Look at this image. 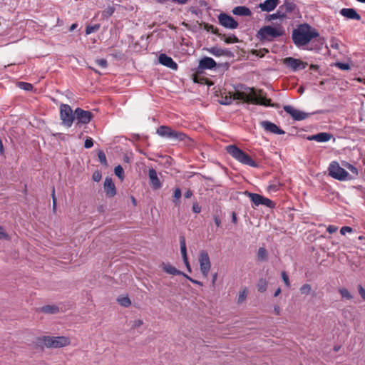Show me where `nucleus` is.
I'll list each match as a JSON object with an SVG mask.
<instances>
[{
	"label": "nucleus",
	"mask_w": 365,
	"mask_h": 365,
	"mask_svg": "<svg viewBox=\"0 0 365 365\" xmlns=\"http://www.w3.org/2000/svg\"><path fill=\"white\" fill-rule=\"evenodd\" d=\"M234 100H240L266 106L270 105V100L263 95L262 91H257L253 88L249 87H242L241 90L236 89L234 93H223L220 103L224 105H230Z\"/></svg>",
	"instance_id": "obj_1"
},
{
	"label": "nucleus",
	"mask_w": 365,
	"mask_h": 365,
	"mask_svg": "<svg viewBox=\"0 0 365 365\" xmlns=\"http://www.w3.org/2000/svg\"><path fill=\"white\" fill-rule=\"evenodd\" d=\"M317 36V30L307 24H300L292 31V40L297 46H305Z\"/></svg>",
	"instance_id": "obj_2"
},
{
	"label": "nucleus",
	"mask_w": 365,
	"mask_h": 365,
	"mask_svg": "<svg viewBox=\"0 0 365 365\" xmlns=\"http://www.w3.org/2000/svg\"><path fill=\"white\" fill-rule=\"evenodd\" d=\"M284 34V29L281 25L264 26L257 31V38L260 41H272L282 36Z\"/></svg>",
	"instance_id": "obj_3"
},
{
	"label": "nucleus",
	"mask_w": 365,
	"mask_h": 365,
	"mask_svg": "<svg viewBox=\"0 0 365 365\" xmlns=\"http://www.w3.org/2000/svg\"><path fill=\"white\" fill-rule=\"evenodd\" d=\"M38 341L47 348H62L70 344L71 340L64 336H43Z\"/></svg>",
	"instance_id": "obj_4"
},
{
	"label": "nucleus",
	"mask_w": 365,
	"mask_h": 365,
	"mask_svg": "<svg viewBox=\"0 0 365 365\" xmlns=\"http://www.w3.org/2000/svg\"><path fill=\"white\" fill-rule=\"evenodd\" d=\"M227 152L240 163L253 168L257 167V164L244 151L234 145L226 147Z\"/></svg>",
	"instance_id": "obj_5"
},
{
	"label": "nucleus",
	"mask_w": 365,
	"mask_h": 365,
	"mask_svg": "<svg viewBox=\"0 0 365 365\" xmlns=\"http://www.w3.org/2000/svg\"><path fill=\"white\" fill-rule=\"evenodd\" d=\"M328 172L331 178L340 181H345L351 178L349 173L344 168H341L336 161L330 163Z\"/></svg>",
	"instance_id": "obj_6"
},
{
	"label": "nucleus",
	"mask_w": 365,
	"mask_h": 365,
	"mask_svg": "<svg viewBox=\"0 0 365 365\" xmlns=\"http://www.w3.org/2000/svg\"><path fill=\"white\" fill-rule=\"evenodd\" d=\"M157 133L161 137L175 140H184L186 135L182 132L173 130L171 128L161 125L157 129Z\"/></svg>",
	"instance_id": "obj_7"
},
{
	"label": "nucleus",
	"mask_w": 365,
	"mask_h": 365,
	"mask_svg": "<svg viewBox=\"0 0 365 365\" xmlns=\"http://www.w3.org/2000/svg\"><path fill=\"white\" fill-rule=\"evenodd\" d=\"M253 203V207H257L259 205H264L269 208H273L275 205L274 202L261 195L257 193H252L246 191L245 193Z\"/></svg>",
	"instance_id": "obj_8"
},
{
	"label": "nucleus",
	"mask_w": 365,
	"mask_h": 365,
	"mask_svg": "<svg viewBox=\"0 0 365 365\" xmlns=\"http://www.w3.org/2000/svg\"><path fill=\"white\" fill-rule=\"evenodd\" d=\"M60 115L62 123L67 127H71L75 118V115L73 113L70 106L67 104L61 105L60 107Z\"/></svg>",
	"instance_id": "obj_9"
},
{
	"label": "nucleus",
	"mask_w": 365,
	"mask_h": 365,
	"mask_svg": "<svg viewBox=\"0 0 365 365\" xmlns=\"http://www.w3.org/2000/svg\"><path fill=\"white\" fill-rule=\"evenodd\" d=\"M199 264L201 274L207 277L211 268V262L207 252L202 250L199 255Z\"/></svg>",
	"instance_id": "obj_10"
},
{
	"label": "nucleus",
	"mask_w": 365,
	"mask_h": 365,
	"mask_svg": "<svg viewBox=\"0 0 365 365\" xmlns=\"http://www.w3.org/2000/svg\"><path fill=\"white\" fill-rule=\"evenodd\" d=\"M218 21L220 25L226 29H235L238 27V23L233 17L227 14H220L218 16Z\"/></svg>",
	"instance_id": "obj_11"
},
{
	"label": "nucleus",
	"mask_w": 365,
	"mask_h": 365,
	"mask_svg": "<svg viewBox=\"0 0 365 365\" xmlns=\"http://www.w3.org/2000/svg\"><path fill=\"white\" fill-rule=\"evenodd\" d=\"M74 115L77 124H88L93 117L91 112L79 108L75 110Z\"/></svg>",
	"instance_id": "obj_12"
},
{
	"label": "nucleus",
	"mask_w": 365,
	"mask_h": 365,
	"mask_svg": "<svg viewBox=\"0 0 365 365\" xmlns=\"http://www.w3.org/2000/svg\"><path fill=\"white\" fill-rule=\"evenodd\" d=\"M284 63L292 68V71H297L304 69L308 65L307 63L301 61L300 59L294 58L292 57H287L284 59Z\"/></svg>",
	"instance_id": "obj_13"
},
{
	"label": "nucleus",
	"mask_w": 365,
	"mask_h": 365,
	"mask_svg": "<svg viewBox=\"0 0 365 365\" xmlns=\"http://www.w3.org/2000/svg\"><path fill=\"white\" fill-rule=\"evenodd\" d=\"M284 110L286 113H289L293 119L296 120H302L309 116L308 113L297 110L292 106H284Z\"/></svg>",
	"instance_id": "obj_14"
},
{
	"label": "nucleus",
	"mask_w": 365,
	"mask_h": 365,
	"mask_svg": "<svg viewBox=\"0 0 365 365\" xmlns=\"http://www.w3.org/2000/svg\"><path fill=\"white\" fill-rule=\"evenodd\" d=\"M261 126L267 131L273 134L282 135L284 133V131L279 128L274 123L269 121H262L260 123Z\"/></svg>",
	"instance_id": "obj_15"
},
{
	"label": "nucleus",
	"mask_w": 365,
	"mask_h": 365,
	"mask_svg": "<svg viewBox=\"0 0 365 365\" xmlns=\"http://www.w3.org/2000/svg\"><path fill=\"white\" fill-rule=\"evenodd\" d=\"M106 195L108 197H113L116 194L115 185L110 178H106L103 184Z\"/></svg>",
	"instance_id": "obj_16"
},
{
	"label": "nucleus",
	"mask_w": 365,
	"mask_h": 365,
	"mask_svg": "<svg viewBox=\"0 0 365 365\" xmlns=\"http://www.w3.org/2000/svg\"><path fill=\"white\" fill-rule=\"evenodd\" d=\"M340 14L348 19H354L359 21L361 16L356 11L355 9L351 8H344L340 10Z\"/></svg>",
	"instance_id": "obj_17"
},
{
	"label": "nucleus",
	"mask_w": 365,
	"mask_h": 365,
	"mask_svg": "<svg viewBox=\"0 0 365 365\" xmlns=\"http://www.w3.org/2000/svg\"><path fill=\"white\" fill-rule=\"evenodd\" d=\"M159 62L173 70L178 69V64L173 60V58L170 56H168L166 54H160L159 56Z\"/></svg>",
	"instance_id": "obj_18"
},
{
	"label": "nucleus",
	"mask_w": 365,
	"mask_h": 365,
	"mask_svg": "<svg viewBox=\"0 0 365 365\" xmlns=\"http://www.w3.org/2000/svg\"><path fill=\"white\" fill-rule=\"evenodd\" d=\"M180 252H181L183 262L185 263V265L186 268L187 269V271L189 272H191V267H190V263H189V261L187 259V248H186L185 240L183 237H182L180 238Z\"/></svg>",
	"instance_id": "obj_19"
},
{
	"label": "nucleus",
	"mask_w": 365,
	"mask_h": 365,
	"mask_svg": "<svg viewBox=\"0 0 365 365\" xmlns=\"http://www.w3.org/2000/svg\"><path fill=\"white\" fill-rule=\"evenodd\" d=\"M279 4V0H265L259 4V8L262 11L270 12L273 11Z\"/></svg>",
	"instance_id": "obj_20"
},
{
	"label": "nucleus",
	"mask_w": 365,
	"mask_h": 365,
	"mask_svg": "<svg viewBox=\"0 0 365 365\" xmlns=\"http://www.w3.org/2000/svg\"><path fill=\"white\" fill-rule=\"evenodd\" d=\"M148 175L150 184L153 189L157 190L161 187V182L158 177L156 171L154 169L151 168L149 170Z\"/></svg>",
	"instance_id": "obj_21"
},
{
	"label": "nucleus",
	"mask_w": 365,
	"mask_h": 365,
	"mask_svg": "<svg viewBox=\"0 0 365 365\" xmlns=\"http://www.w3.org/2000/svg\"><path fill=\"white\" fill-rule=\"evenodd\" d=\"M160 267H162L163 270L166 273L171 274V275H182L185 274V273L182 272L181 271L176 269L174 266H173L170 263H165L163 262L160 264Z\"/></svg>",
	"instance_id": "obj_22"
},
{
	"label": "nucleus",
	"mask_w": 365,
	"mask_h": 365,
	"mask_svg": "<svg viewBox=\"0 0 365 365\" xmlns=\"http://www.w3.org/2000/svg\"><path fill=\"white\" fill-rule=\"evenodd\" d=\"M216 66V62L210 57H204L199 62L201 69H212Z\"/></svg>",
	"instance_id": "obj_23"
},
{
	"label": "nucleus",
	"mask_w": 365,
	"mask_h": 365,
	"mask_svg": "<svg viewBox=\"0 0 365 365\" xmlns=\"http://www.w3.org/2000/svg\"><path fill=\"white\" fill-rule=\"evenodd\" d=\"M232 13L235 15L241 16H250L252 14L250 9L244 6H236L233 9Z\"/></svg>",
	"instance_id": "obj_24"
},
{
	"label": "nucleus",
	"mask_w": 365,
	"mask_h": 365,
	"mask_svg": "<svg viewBox=\"0 0 365 365\" xmlns=\"http://www.w3.org/2000/svg\"><path fill=\"white\" fill-rule=\"evenodd\" d=\"M308 139L310 140H316L317 142H327L331 139V135L327 133H319L317 135L309 137Z\"/></svg>",
	"instance_id": "obj_25"
},
{
	"label": "nucleus",
	"mask_w": 365,
	"mask_h": 365,
	"mask_svg": "<svg viewBox=\"0 0 365 365\" xmlns=\"http://www.w3.org/2000/svg\"><path fill=\"white\" fill-rule=\"evenodd\" d=\"M207 51L210 54H212L215 56H217V57L222 56L225 54V51L220 47H217V46H213L211 48H207Z\"/></svg>",
	"instance_id": "obj_26"
},
{
	"label": "nucleus",
	"mask_w": 365,
	"mask_h": 365,
	"mask_svg": "<svg viewBox=\"0 0 365 365\" xmlns=\"http://www.w3.org/2000/svg\"><path fill=\"white\" fill-rule=\"evenodd\" d=\"M118 302L121 306H123L124 307H128L131 304L130 299H129L128 297H126V296L119 297L118 298Z\"/></svg>",
	"instance_id": "obj_27"
},
{
	"label": "nucleus",
	"mask_w": 365,
	"mask_h": 365,
	"mask_svg": "<svg viewBox=\"0 0 365 365\" xmlns=\"http://www.w3.org/2000/svg\"><path fill=\"white\" fill-rule=\"evenodd\" d=\"M267 288V282L264 279H260L257 284V289L260 292H264Z\"/></svg>",
	"instance_id": "obj_28"
},
{
	"label": "nucleus",
	"mask_w": 365,
	"mask_h": 365,
	"mask_svg": "<svg viewBox=\"0 0 365 365\" xmlns=\"http://www.w3.org/2000/svg\"><path fill=\"white\" fill-rule=\"evenodd\" d=\"M114 173L116 176L118 177V178L120 180H123L124 179V170L121 165H118L114 169Z\"/></svg>",
	"instance_id": "obj_29"
},
{
	"label": "nucleus",
	"mask_w": 365,
	"mask_h": 365,
	"mask_svg": "<svg viewBox=\"0 0 365 365\" xmlns=\"http://www.w3.org/2000/svg\"><path fill=\"white\" fill-rule=\"evenodd\" d=\"M339 292L343 298H345L346 299H352V295L351 294V293L349 292V290L347 289L341 288L339 289Z\"/></svg>",
	"instance_id": "obj_30"
},
{
	"label": "nucleus",
	"mask_w": 365,
	"mask_h": 365,
	"mask_svg": "<svg viewBox=\"0 0 365 365\" xmlns=\"http://www.w3.org/2000/svg\"><path fill=\"white\" fill-rule=\"evenodd\" d=\"M312 292V287L309 284H305L300 287V292L302 294L309 295Z\"/></svg>",
	"instance_id": "obj_31"
},
{
	"label": "nucleus",
	"mask_w": 365,
	"mask_h": 365,
	"mask_svg": "<svg viewBox=\"0 0 365 365\" xmlns=\"http://www.w3.org/2000/svg\"><path fill=\"white\" fill-rule=\"evenodd\" d=\"M247 290L246 288H244L242 290H240L239 295H238V299H237L238 302L241 303V302H244L247 298Z\"/></svg>",
	"instance_id": "obj_32"
},
{
	"label": "nucleus",
	"mask_w": 365,
	"mask_h": 365,
	"mask_svg": "<svg viewBox=\"0 0 365 365\" xmlns=\"http://www.w3.org/2000/svg\"><path fill=\"white\" fill-rule=\"evenodd\" d=\"M267 252L264 247H260L258 250L257 257L261 260H265L267 259Z\"/></svg>",
	"instance_id": "obj_33"
},
{
	"label": "nucleus",
	"mask_w": 365,
	"mask_h": 365,
	"mask_svg": "<svg viewBox=\"0 0 365 365\" xmlns=\"http://www.w3.org/2000/svg\"><path fill=\"white\" fill-rule=\"evenodd\" d=\"M100 28L99 24H95L93 26H88L86 29V34L89 35L92 33L97 31Z\"/></svg>",
	"instance_id": "obj_34"
},
{
	"label": "nucleus",
	"mask_w": 365,
	"mask_h": 365,
	"mask_svg": "<svg viewBox=\"0 0 365 365\" xmlns=\"http://www.w3.org/2000/svg\"><path fill=\"white\" fill-rule=\"evenodd\" d=\"M181 190L180 188H175V190H174V194H173V197H174V200H173V202L178 205L179 204V200L180 198L181 197Z\"/></svg>",
	"instance_id": "obj_35"
},
{
	"label": "nucleus",
	"mask_w": 365,
	"mask_h": 365,
	"mask_svg": "<svg viewBox=\"0 0 365 365\" xmlns=\"http://www.w3.org/2000/svg\"><path fill=\"white\" fill-rule=\"evenodd\" d=\"M43 312L46 313L53 314L58 311V308L55 306H45L42 308Z\"/></svg>",
	"instance_id": "obj_36"
},
{
	"label": "nucleus",
	"mask_w": 365,
	"mask_h": 365,
	"mask_svg": "<svg viewBox=\"0 0 365 365\" xmlns=\"http://www.w3.org/2000/svg\"><path fill=\"white\" fill-rule=\"evenodd\" d=\"M18 86L25 91H31L33 88V86L31 83L26 82H19Z\"/></svg>",
	"instance_id": "obj_37"
},
{
	"label": "nucleus",
	"mask_w": 365,
	"mask_h": 365,
	"mask_svg": "<svg viewBox=\"0 0 365 365\" xmlns=\"http://www.w3.org/2000/svg\"><path fill=\"white\" fill-rule=\"evenodd\" d=\"M343 165L345 168H346L348 170H349L353 174H354V175H357L358 174L357 169L354 165H352L351 164H350L349 163H344Z\"/></svg>",
	"instance_id": "obj_38"
},
{
	"label": "nucleus",
	"mask_w": 365,
	"mask_h": 365,
	"mask_svg": "<svg viewBox=\"0 0 365 365\" xmlns=\"http://www.w3.org/2000/svg\"><path fill=\"white\" fill-rule=\"evenodd\" d=\"M284 14H282L279 11H277L274 14L269 15L268 19L269 20H274V19L282 18V17H284Z\"/></svg>",
	"instance_id": "obj_39"
},
{
	"label": "nucleus",
	"mask_w": 365,
	"mask_h": 365,
	"mask_svg": "<svg viewBox=\"0 0 365 365\" xmlns=\"http://www.w3.org/2000/svg\"><path fill=\"white\" fill-rule=\"evenodd\" d=\"M9 235L5 232L4 227L0 225V240H9Z\"/></svg>",
	"instance_id": "obj_40"
},
{
	"label": "nucleus",
	"mask_w": 365,
	"mask_h": 365,
	"mask_svg": "<svg viewBox=\"0 0 365 365\" xmlns=\"http://www.w3.org/2000/svg\"><path fill=\"white\" fill-rule=\"evenodd\" d=\"M336 66L341 70H349L350 66L348 63L337 62Z\"/></svg>",
	"instance_id": "obj_41"
},
{
	"label": "nucleus",
	"mask_w": 365,
	"mask_h": 365,
	"mask_svg": "<svg viewBox=\"0 0 365 365\" xmlns=\"http://www.w3.org/2000/svg\"><path fill=\"white\" fill-rule=\"evenodd\" d=\"M225 42L227 43H237L238 42V38L235 35H232L227 38H225Z\"/></svg>",
	"instance_id": "obj_42"
},
{
	"label": "nucleus",
	"mask_w": 365,
	"mask_h": 365,
	"mask_svg": "<svg viewBox=\"0 0 365 365\" xmlns=\"http://www.w3.org/2000/svg\"><path fill=\"white\" fill-rule=\"evenodd\" d=\"M353 232V230L351 227H348V226H344V227H342L340 230V233L342 235H345L346 233H351Z\"/></svg>",
	"instance_id": "obj_43"
},
{
	"label": "nucleus",
	"mask_w": 365,
	"mask_h": 365,
	"mask_svg": "<svg viewBox=\"0 0 365 365\" xmlns=\"http://www.w3.org/2000/svg\"><path fill=\"white\" fill-rule=\"evenodd\" d=\"M282 279H283L285 285L287 287H290V282H289V277H288V275L287 274V273L285 272H282Z\"/></svg>",
	"instance_id": "obj_44"
},
{
	"label": "nucleus",
	"mask_w": 365,
	"mask_h": 365,
	"mask_svg": "<svg viewBox=\"0 0 365 365\" xmlns=\"http://www.w3.org/2000/svg\"><path fill=\"white\" fill-rule=\"evenodd\" d=\"M96 63L102 68H106L107 66V61L105 59H97Z\"/></svg>",
	"instance_id": "obj_45"
},
{
	"label": "nucleus",
	"mask_w": 365,
	"mask_h": 365,
	"mask_svg": "<svg viewBox=\"0 0 365 365\" xmlns=\"http://www.w3.org/2000/svg\"><path fill=\"white\" fill-rule=\"evenodd\" d=\"M98 158H99L101 163L106 164V155L104 154V153L102 151H100L98 153Z\"/></svg>",
	"instance_id": "obj_46"
},
{
	"label": "nucleus",
	"mask_w": 365,
	"mask_h": 365,
	"mask_svg": "<svg viewBox=\"0 0 365 365\" xmlns=\"http://www.w3.org/2000/svg\"><path fill=\"white\" fill-rule=\"evenodd\" d=\"M93 145V142L92 138H87V139L85 140V143H84V146H85V148H91Z\"/></svg>",
	"instance_id": "obj_47"
},
{
	"label": "nucleus",
	"mask_w": 365,
	"mask_h": 365,
	"mask_svg": "<svg viewBox=\"0 0 365 365\" xmlns=\"http://www.w3.org/2000/svg\"><path fill=\"white\" fill-rule=\"evenodd\" d=\"M143 324V321L142 319H135L133 323V328H138Z\"/></svg>",
	"instance_id": "obj_48"
},
{
	"label": "nucleus",
	"mask_w": 365,
	"mask_h": 365,
	"mask_svg": "<svg viewBox=\"0 0 365 365\" xmlns=\"http://www.w3.org/2000/svg\"><path fill=\"white\" fill-rule=\"evenodd\" d=\"M93 180L96 182H98L101 180V173L98 171L97 172H95L93 174Z\"/></svg>",
	"instance_id": "obj_49"
},
{
	"label": "nucleus",
	"mask_w": 365,
	"mask_h": 365,
	"mask_svg": "<svg viewBox=\"0 0 365 365\" xmlns=\"http://www.w3.org/2000/svg\"><path fill=\"white\" fill-rule=\"evenodd\" d=\"M183 277H185V278H187L188 280H190L191 282H192L193 284H197L199 286H202V283L200 282V281H197V280H195V279H193L192 278H191L190 277H189L188 275H187L186 274H183Z\"/></svg>",
	"instance_id": "obj_50"
},
{
	"label": "nucleus",
	"mask_w": 365,
	"mask_h": 365,
	"mask_svg": "<svg viewBox=\"0 0 365 365\" xmlns=\"http://www.w3.org/2000/svg\"><path fill=\"white\" fill-rule=\"evenodd\" d=\"M337 230H338V227L336 226L331 225H329L327 228V232L331 234L336 232Z\"/></svg>",
	"instance_id": "obj_51"
},
{
	"label": "nucleus",
	"mask_w": 365,
	"mask_h": 365,
	"mask_svg": "<svg viewBox=\"0 0 365 365\" xmlns=\"http://www.w3.org/2000/svg\"><path fill=\"white\" fill-rule=\"evenodd\" d=\"M359 293L362 299L365 301V289L363 288L361 285H359L358 287Z\"/></svg>",
	"instance_id": "obj_52"
},
{
	"label": "nucleus",
	"mask_w": 365,
	"mask_h": 365,
	"mask_svg": "<svg viewBox=\"0 0 365 365\" xmlns=\"http://www.w3.org/2000/svg\"><path fill=\"white\" fill-rule=\"evenodd\" d=\"M192 210L195 213H199L201 211V208L197 203H194L192 206Z\"/></svg>",
	"instance_id": "obj_53"
},
{
	"label": "nucleus",
	"mask_w": 365,
	"mask_h": 365,
	"mask_svg": "<svg viewBox=\"0 0 365 365\" xmlns=\"http://www.w3.org/2000/svg\"><path fill=\"white\" fill-rule=\"evenodd\" d=\"M114 11L115 9L113 7L108 6V8H106L104 12L106 13L108 16H111L114 13Z\"/></svg>",
	"instance_id": "obj_54"
},
{
	"label": "nucleus",
	"mask_w": 365,
	"mask_h": 365,
	"mask_svg": "<svg viewBox=\"0 0 365 365\" xmlns=\"http://www.w3.org/2000/svg\"><path fill=\"white\" fill-rule=\"evenodd\" d=\"M52 198H53V209H55L56 206V197H55V190H54V188H53Z\"/></svg>",
	"instance_id": "obj_55"
},
{
	"label": "nucleus",
	"mask_w": 365,
	"mask_h": 365,
	"mask_svg": "<svg viewBox=\"0 0 365 365\" xmlns=\"http://www.w3.org/2000/svg\"><path fill=\"white\" fill-rule=\"evenodd\" d=\"M274 312L277 315H279L281 313V309L278 305H275L274 307Z\"/></svg>",
	"instance_id": "obj_56"
},
{
	"label": "nucleus",
	"mask_w": 365,
	"mask_h": 365,
	"mask_svg": "<svg viewBox=\"0 0 365 365\" xmlns=\"http://www.w3.org/2000/svg\"><path fill=\"white\" fill-rule=\"evenodd\" d=\"M192 191H191V190H187V191H186V192H185V194H184V196H185V197H186V198H190V197H192Z\"/></svg>",
	"instance_id": "obj_57"
},
{
	"label": "nucleus",
	"mask_w": 365,
	"mask_h": 365,
	"mask_svg": "<svg viewBox=\"0 0 365 365\" xmlns=\"http://www.w3.org/2000/svg\"><path fill=\"white\" fill-rule=\"evenodd\" d=\"M173 2L178 3L179 4H185L188 0H172Z\"/></svg>",
	"instance_id": "obj_58"
},
{
	"label": "nucleus",
	"mask_w": 365,
	"mask_h": 365,
	"mask_svg": "<svg viewBox=\"0 0 365 365\" xmlns=\"http://www.w3.org/2000/svg\"><path fill=\"white\" fill-rule=\"evenodd\" d=\"M215 225L217 227H219L220 225L221 221L218 217H215Z\"/></svg>",
	"instance_id": "obj_59"
},
{
	"label": "nucleus",
	"mask_w": 365,
	"mask_h": 365,
	"mask_svg": "<svg viewBox=\"0 0 365 365\" xmlns=\"http://www.w3.org/2000/svg\"><path fill=\"white\" fill-rule=\"evenodd\" d=\"M232 222L234 223L237 222V215H236L235 212H232Z\"/></svg>",
	"instance_id": "obj_60"
},
{
	"label": "nucleus",
	"mask_w": 365,
	"mask_h": 365,
	"mask_svg": "<svg viewBox=\"0 0 365 365\" xmlns=\"http://www.w3.org/2000/svg\"><path fill=\"white\" fill-rule=\"evenodd\" d=\"M268 190L269 191H276L277 190V186H275V185H273V186L270 185L268 187Z\"/></svg>",
	"instance_id": "obj_61"
},
{
	"label": "nucleus",
	"mask_w": 365,
	"mask_h": 365,
	"mask_svg": "<svg viewBox=\"0 0 365 365\" xmlns=\"http://www.w3.org/2000/svg\"><path fill=\"white\" fill-rule=\"evenodd\" d=\"M280 293H281V289H280V288H278V289L275 291V292H274V297H277Z\"/></svg>",
	"instance_id": "obj_62"
},
{
	"label": "nucleus",
	"mask_w": 365,
	"mask_h": 365,
	"mask_svg": "<svg viewBox=\"0 0 365 365\" xmlns=\"http://www.w3.org/2000/svg\"><path fill=\"white\" fill-rule=\"evenodd\" d=\"M77 27V24H73L71 27H70V31H73Z\"/></svg>",
	"instance_id": "obj_63"
},
{
	"label": "nucleus",
	"mask_w": 365,
	"mask_h": 365,
	"mask_svg": "<svg viewBox=\"0 0 365 365\" xmlns=\"http://www.w3.org/2000/svg\"><path fill=\"white\" fill-rule=\"evenodd\" d=\"M331 47H332V48H338V43H334H334H333V44H331Z\"/></svg>",
	"instance_id": "obj_64"
}]
</instances>
